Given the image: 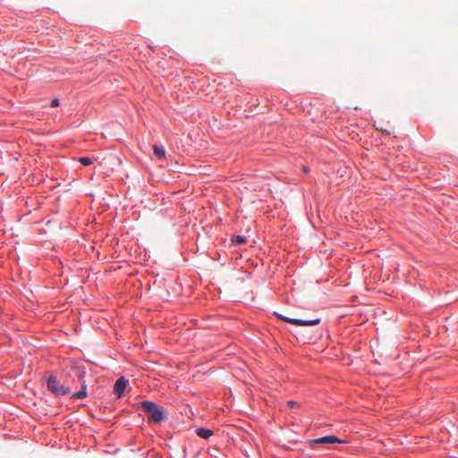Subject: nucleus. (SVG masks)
I'll list each match as a JSON object with an SVG mask.
<instances>
[{"instance_id": "1", "label": "nucleus", "mask_w": 458, "mask_h": 458, "mask_svg": "<svg viewBox=\"0 0 458 458\" xmlns=\"http://www.w3.org/2000/svg\"><path fill=\"white\" fill-rule=\"evenodd\" d=\"M138 405L148 414V420L151 422L160 423L167 419L166 411L151 401H143Z\"/></svg>"}, {"instance_id": "9", "label": "nucleus", "mask_w": 458, "mask_h": 458, "mask_svg": "<svg viewBox=\"0 0 458 458\" xmlns=\"http://www.w3.org/2000/svg\"><path fill=\"white\" fill-rule=\"evenodd\" d=\"M232 241L235 244H242V243L246 242V238L243 236L236 235V236L233 237Z\"/></svg>"}, {"instance_id": "12", "label": "nucleus", "mask_w": 458, "mask_h": 458, "mask_svg": "<svg viewBox=\"0 0 458 458\" xmlns=\"http://www.w3.org/2000/svg\"><path fill=\"white\" fill-rule=\"evenodd\" d=\"M59 105H60V101L58 98H54L51 101V106H53V107H57V106H59Z\"/></svg>"}, {"instance_id": "3", "label": "nucleus", "mask_w": 458, "mask_h": 458, "mask_svg": "<svg viewBox=\"0 0 458 458\" xmlns=\"http://www.w3.org/2000/svg\"><path fill=\"white\" fill-rule=\"evenodd\" d=\"M47 386L48 390L56 395H65L71 392V388L69 386L60 384L57 378L54 376H50L48 377Z\"/></svg>"}, {"instance_id": "11", "label": "nucleus", "mask_w": 458, "mask_h": 458, "mask_svg": "<svg viewBox=\"0 0 458 458\" xmlns=\"http://www.w3.org/2000/svg\"><path fill=\"white\" fill-rule=\"evenodd\" d=\"M287 406L290 408H297L300 406V404L298 403H296L295 401H288Z\"/></svg>"}, {"instance_id": "5", "label": "nucleus", "mask_w": 458, "mask_h": 458, "mask_svg": "<svg viewBox=\"0 0 458 458\" xmlns=\"http://www.w3.org/2000/svg\"><path fill=\"white\" fill-rule=\"evenodd\" d=\"M335 443H344V441L335 436H326L310 440L311 445H332Z\"/></svg>"}, {"instance_id": "8", "label": "nucleus", "mask_w": 458, "mask_h": 458, "mask_svg": "<svg viewBox=\"0 0 458 458\" xmlns=\"http://www.w3.org/2000/svg\"><path fill=\"white\" fill-rule=\"evenodd\" d=\"M153 151H154V154L158 157V158H162L165 157V151L164 149V148L162 147H159L157 145H154L153 146Z\"/></svg>"}, {"instance_id": "4", "label": "nucleus", "mask_w": 458, "mask_h": 458, "mask_svg": "<svg viewBox=\"0 0 458 458\" xmlns=\"http://www.w3.org/2000/svg\"><path fill=\"white\" fill-rule=\"evenodd\" d=\"M280 319L287 322V323H291L293 325H296V326H315V325H318L319 324L320 322V319L319 318H315V319H299V318H289L287 316H284V315H282V314H279V313H275Z\"/></svg>"}, {"instance_id": "13", "label": "nucleus", "mask_w": 458, "mask_h": 458, "mask_svg": "<svg viewBox=\"0 0 458 458\" xmlns=\"http://www.w3.org/2000/svg\"><path fill=\"white\" fill-rule=\"evenodd\" d=\"M302 170L307 173L308 172V168L306 166H302Z\"/></svg>"}, {"instance_id": "10", "label": "nucleus", "mask_w": 458, "mask_h": 458, "mask_svg": "<svg viewBox=\"0 0 458 458\" xmlns=\"http://www.w3.org/2000/svg\"><path fill=\"white\" fill-rule=\"evenodd\" d=\"M79 162L83 165H89L93 163V161L87 157H82L79 158Z\"/></svg>"}, {"instance_id": "6", "label": "nucleus", "mask_w": 458, "mask_h": 458, "mask_svg": "<svg viewBox=\"0 0 458 458\" xmlns=\"http://www.w3.org/2000/svg\"><path fill=\"white\" fill-rule=\"evenodd\" d=\"M128 380L124 377H120L114 386V393L117 398H121L126 389Z\"/></svg>"}, {"instance_id": "2", "label": "nucleus", "mask_w": 458, "mask_h": 458, "mask_svg": "<svg viewBox=\"0 0 458 458\" xmlns=\"http://www.w3.org/2000/svg\"><path fill=\"white\" fill-rule=\"evenodd\" d=\"M67 377L72 378L73 380L77 379L81 384V389L74 393L72 395V399H81L87 396V385L84 381L85 377V370L82 367H80L74 363L70 366L69 371L67 372Z\"/></svg>"}, {"instance_id": "7", "label": "nucleus", "mask_w": 458, "mask_h": 458, "mask_svg": "<svg viewBox=\"0 0 458 458\" xmlns=\"http://www.w3.org/2000/svg\"><path fill=\"white\" fill-rule=\"evenodd\" d=\"M196 434L201 438L208 439L213 435V431L209 428H199L196 429Z\"/></svg>"}]
</instances>
